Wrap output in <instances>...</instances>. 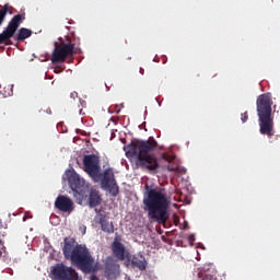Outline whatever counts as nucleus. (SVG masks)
<instances>
[{"instance_id": "nucleus-10", "label": "nucleus", "mask_w": 280, "mask_h": 280, "mask_svg": "<svg viewBox=\"0 0 280 280\" xmlns=\"http://www.w3.org/2000/svg\"><path fill=\"white\" fill-rule=\"evenodd\" d=\"M66 175L68 176V184L72 191H75L77 194L83 191L85 185L84 178L80 177L75 171H68Z\"/></svg>"}, {"instance_id": "nucleus-6", "label": "nucleus", "mask_w": 280, "mask_h": 280, "mask_svg": "<svg viewBox=\"0 0 280 280\" xmlns=\"http://www.w3.org/2000/svg\"><path fill=\"white\" fill-rule=\"evenodd\" d=\"M83 170L88 173L93 183H100L102 178V166H100V156L95 154L84 155Z\"/></svg>"}, {"instance_id": "nucleus-19", "label": "nucleus", "mask_w": 280, "mask_h": 280, "mask_svg": "<svg viewBox=\"0 0 280 280\" xmlns=\"http://www.w3.org/2000/svg\"><path fill=\"white\" fill-rule=\"evenodd\" d=\"M8 10H10V7L8 4H4L3 8L0 10V27L1 25H3V21H5Z\"/></svg>"}, {"instance_id": "nucleus-16", "label": "nucleus", "mask_w": 280, "mask_h": 280, "mask_svg": "<svg viewBox=\"0 0 280 280\" xmlns=\"http://www.w3.org/2000/svg\"><path fill=\"white\" fill-rule=\"evenodd\" d=\"M117 272H119V265L110 262L105 266V273L109 279L116 277Z\"/></svg>"}, {"instance_id": "nucleus-17", "label": "nucleus", "mask_w": 280, "mask_h": 280, "mask_svg": "<svg viewBox=\"0 0 280 280\" xmlns=\"http://www.w3.org/2000/svg\"><path fill=\"white\" fill-rule=\"evenodd\" d=\"M30 36H32V30L22 27L18 33L16 40L19 43H23V40L30 38Z\"/></svg>"}, {"instance_id": "nucleus-7", "label": "nucleus", "mask_w": 280, "mask_h": 280, "mask_svg": "<svg viewBox=\"0 0 280 280\" xmlns=\"http://www.w3.org/2000/svg\"><path fill=\"white\" fill-rule=\"evenodd\" d=\"M100 180L102 189H106L114 198L119 196V185H117V179H115L113 168H106L102 173Z\"/></svg>"}, {"instance_id": "nucleus-1", "label": "nucleus", "mask_w": 280, "mask_h": 280, "mask_svg": "<svg viewBox=\"0 0 280 280\" xmlns=\"http://www.w3.org/2000/svg\"><path fill=\"white\" fill-rule=\"evenodd\" d=\"M158 145L159 142H156L154 138H149L148 140H137L131 142L125 145L124 150L128 158L136 159L137 167L156 174V171L159 170V161L151 152H154Z\"/></svg>"}, {"instance_id": "nucleus-21", "label": "nucleus", "mask_w": 280, "mask_h": 280, "mask_svg": "<svg viewBox=\"0 0 280 280\" xmlns=\"http://www.w3.org/2000/svg\"><path fill=\"white\" fill-rule=\"evenodd\" d=\"M241 119L243 124H246V121H248V112H245L244 114H242Z\"/></svg>"}, {"instance_id": "nucleus-20", "label": "nucleus", "mask_w": 280, "mask_h": 280, "mask_svg": "<svg viewBox=\"0 0 280 280\" xmlns=\"http://www.w3.org/2000/svg\"><path fill=\"white\" fill-rule=\"evenodd\" d=\"M162 159L164 161H167V163H172V161H174V158L172 155H167L165 153L162 155Z\"/></svg>"}, {"instance_id": "nucleus-2", "label": "nucleus", "mask_w": 280, "mask_h": 280, "mask_svg": "<svg viewBox=\"0 0 280 280\" xmlns=\"http://www.w3.org/2000/svg\"><path fill=\"white\" fill-rule=\"evenodd\" d=\"M145 190L143 209L148 212V218L165 226L167 220H170V212L167 211L170 209V199H167V195L156 190V188H150L148 185Z\"/></svg>"}, {"instance_id": "nucleus-12", "label": "nucleus", "mask_w": 280, "mask_h": 280, "mask_svg": "<svg viewBox=\"0 0 280 280\" xmlns=\"http://www.w3.org/2000/svg\"><path fill=\"white\" fill-rule=\"evenodd\" d=\"M96 221L101 225V230L103 231V233H115V224H113V222L108 220V217H106V214L98 213L96 215Z\"/></svg>"}, {"instance_id": "nucleus-25", "label": "nucleus", "mask_w": 280, "mask_h": 280, "mask_svg": "<svg viewBox=\"0 0 280 280\" xmlns=\"http://www.w3.org/2000/svg\"><path fill=\"white\" fill-rule=\"evenodd\" d=\"M189 240H194V235H190Z\"/></svg>"}, {"instance_id": "nucleus-22", "label": "nucleus", "mask_w": 280, "mask_h": 280, "mask_svg": "<svg viewBox=\"0 0 280 280\" xmlns=\"http://www.w3.org/2000/svg\"><path fill=\"white\" fill-rule=\"evenodd\" d=\"M82 108H83L82 101L79 98L78 109H75L79 115H82Z\"/></svg>"}, {"instance_id": "nucleus-23", "label": "nucleus", "mask_w": 280, "mask_h": 280, "mask_svg": "<svg viewBox=\"0 0 280 280\" xmlns=\"http://www.w3.org/2000/svg\"><path fill=\"white\" fill-rule=\"evenodd\" d=\"M167 170H168V172H176V167H174V166H168Z\"/></svg>"}, {"instance_id": "nucleus-14", "label": "nucleus", "mask_w": 280, "mask_h": 280, "mask_svg": "<svg viewBox=\"0 0 280 280\" xmlns=\"http://www.w3.org/2000/svg\"><path fill=\"white\" fill-rule=\"evenodd\" d=\"M75 246H80L74 238H65V245L62 248L63 256L69 259L71 255H73V250H75Z\"/></svg>"}, {"instance_id": "nucleus-8", "label": "nucleus", "mask_w": 280, "mask_h": 280, "mask_svg": "<svg viewBox=\"0 0 280 280\" xmlns=\"http://www.w3.org/2000/svg\"><path fill=\"white\" fill-rule=\"evenodd\" d=\"M23 21H25V14H18L11 19L7 28L0 34V45H8V40L14 37Z\"/></svg>"}, {"instance_id": "nucleus-24", "label": "nucleus", "mask_w": 280, "mask_h": 280, "mask_svg": "<svg viewBox=\"0 0 280 280\" xmlns=\"http://www.w3.org/2000/svg\"><path fill=\"white\" fill-rule=\"evenodd\" d=\"M71 97H78V92L71 93Z\"/></svg>"}, {"instance_id": "nucleus-18", "label": "nucleus", "mask_w": 280, "mask_h": 280, "mask_svg": "<svg viewBox=\"0 0 280 280\" xmlns=\"http://www.w3.org/2000/svg\"><path fill=\"white\" fill-rule=\"evenodd\" d=\"M131 264L135 268H139V270H145L147 268L145 258L139 259L138 257H133Z\"/></svg>"}, {"instance_id": "nucleus-3", "label": "nucleus", "mask_w": 280, "mask_h": 280, "mask_svg": "<svg viewBox=\"0 0 280 280\" xmlns=\"http://www.w3.org/2000/svg\"><path fill=\"white\" fill-rule=\"evenodd\" d=\"M257 115L260 135H266L269 139L275 137V117H272V102L268 94H261L256 101Z\"/></svg>"}, {"instance_id": "nucleus-15", "label": "nucleus", "mask_w": 280, "mask_h": 280, "mask_svg": "<svg viewBox=\"0 0 280 280\" xmlns=\"http://www.w3.org/2000/svg\"><path fill=\"white\" fill-rule=\"evenodd\" d=\"M100 205H102V195H100L97 189H91L89 195V206L93 209L100 207Z\"/></svg>"}, {"instance_id": "nucleus-5", "label": "nucleus", "mask_w": 280, "mask_h": 280, "mask_svg": "<svg viewBox=\"0 0 280 280\" xmlns=\"http://www.w3.org/2000/svg\"><path fill=\"white\" fill-rule=\"evenodd\" d=\"M75 54V44L72 43H55V49L51 55L52 65H58L60 62H65L67 58H73Z\"/></svg>"}, {"instance_id": "nucleus-4", "label": "nucleus", "mask_w": 280, "mask_h": 280, "mask_svg": "<svg viewBox=\"0 0 280 280\" xmlns=\"http://www.w3.org/2000/svg\"><path fill=\"white\" fill-rule=\"evenodd\" d=\"M69 259L83 272L93 271V264H95V259H93V256H91V252H89V248L82 245H77Z\"/></svg>"}, {"instance_id": "nucleus-29", "label": "nucleus", "mask_w": 280, "mask_h": 280, "mask_svg": "<svg viewBox=\"0 0 280 280\" xmlns=\"http://www.w3.org/2000/svg\"><path fill=\"white\" fill-rule=\"evenodd\" d=\"M0 244H1V240H0Z\"/></svg>"}, {"instance_id": "nucleus-9", "label": "nucleus", "mask_w": 280, "mask_h": 280, "mask_svg": "<svg viewBox=\"0 0 280 280\" xmlns=\"http://www.w3.org/2000/svg\"><path fill=\"white\" fill-rule=\"evenodd\" d=\"M51 273L56 280H78L75 269L67 267L63 264H57L52 268Z\"/></svg>"}, {"instance_id": "nucleus-26", "label": "nucleus", "mask_w": 280, "mask_h": 280, "mask_svg": "<svg viewBox=\"0 0 280 280\" xmlns=\"http://www.w3.org/2000/svg\"><path fill=\"white\" fill-rule=\"evenodd\" d=\"M3 255V252L0 250V257Z\"/></svg>"}, {"instance_id": "nucleus-28", "label": "nucleus", "mask_w": 280, "mask_h": 280, "mask_svg": "<svg viewBox=\"0 0 280 280\" xmlns=\"http://www.w3.org/2000/svg\"><path fill=\"white\" fill-rule=\"evenodd\" d=\"M23 221L25 222V217H24Z\"/></svg>"}, {"instance_id": "nucleus-27", "label": "nucleus", "mask_w": 280, "mask_h": 280, "mask_svg": "<svg viewBox=\"0 0 280 280\" xmlns=\"http://www.w3.org/2000/svg\"><path fill=\"white\" fill-rule=\"evenodd\" d=\"M116 113H119V109H116Z\"/></svg>"}, {"instance_id": "nucleus-13", "label": "nucleus", "mask_w": 280, "mask_h": 280, "mask_svg": "<svg viewBox=\"0 0 280 280\" xmlns=\"http://www.w3.org/2000/svg\"><path fill=\"white\" fill-rule=\"evenodd\" d=\"M112 250L115 257L120 261H124V259H126V247L122 245L121 242L117 241V238H115L112 244Z\"/></svg>"}, {"instance_id": "nucleus-11", "label": "nucleus", "mask_w": 280, "mask_h": 280, "mask_svg": "<svg viewBox=\"0 0 280 280\" xmlns=\"http://www.w3.org/2000/svg\"><path fill=\"white\" fill-rule=\"evenodd\" d=\"M55 207L58 209V211H62V213H71L74 209L73 200L65 195H59L56 198Z\"/></svg>"}]
</instances>
